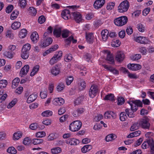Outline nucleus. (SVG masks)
Masks as SVG:
<instances>
[{
	"label": "nucleus",
	"mask_w": 154,
	"mask_h": 154,
	"mask_svg": "<svg viewBox=\"0 0 154 154\" xmlns=\"http://www.w3.org/2000/svg\"><path fill=\"white\" fill-rule=\"evenodd\" d=\"M29 14L32 16L36 15L37 13L36 10L33 7H30L28 9Z\"/></svg>",
	"instance_id": "37"
},
{
	"label": "nucleus",
	"mask_w": 154,
	"mask_h": 154,
	"mask_svg": "<svg viewBox=\"0 0 154 154\" xmlns=\"http://www.w3.org/2000/svg\"><path fill=\"white\" fill-rule=\"evenodd\" d=\"M121 42L119 40L117 39H114L112 43V45L114 47H118L120 45Z\"/></svg>",
	"instance_id": "39"
},
{
	"label": "nucleus",
	"mask_w": 154,
	"mask_h": 154,
	"mask_svg": "<svg viewBox=\"0 0 154 154\" xmlns=\"http://www.w3.org/2000/svg\"><path fill=\"white\" fill-rule=\"evenodd\" d=\"M71 14L74 19L77 23H79L82 20V16L80 13L77 11L72 12Z\"/></svg>",
	"instance_id": "7"
},
{
	"label": "nucleus",
	"mask_w": 154,
	"mask_h": 154,
	"mask_svg": "<svg viewBox=\"0 0 154 154\" xmlns=\"http://www.w3.org/2000/svg\"><path fill=\"white\" fill-rule=\"evenodd\" d=\"M20 81V79L18 78H16L13 80L12 82V85L13 88H15L17 87Z\"/></svg>",
	"instance_id": "35"
},
{
	"label": "nucleus",
	"mask_w": 154,
	"mask_h": 154,
	"mask_svg": "<svg viewBox=\"0 0 154 154\" xmlns=\"http://www.w3.org/2000/svg\"><path fill=\"white\" fill-rule=\"evenodd\" d=\"M39 66L38 65L35 66L33 68L32 71L30 73V75L31 76H34L38 71Z\"/></svg>",
	"instance_id": "31"
},
{
	"label": "nucleus",
	"mask_w": 154,
	"mask_h": 154,
	"mask_svg": "<svg viewBox=\"0 0 154 154\" xmlns=\"http://www.w3.org/2000/svg\"><path fill=\"white\" fill-rule=\"evenodd\" d=\"M86 87V84L83 80H82L79 84V88L80 90H83Z\"/></svg>",
	"instance_id": "52"
},
{
	"label": "nucleus",
	"mask_w": 154,
	"mask_h": 154,
	"mask_svg": "<svg viewBox=\"0 0 154 154\" xmlns=\"http://www.w3.org/2000/svg\"><path fill=\"white\" fill-rule=\"evenodd\" d=\"M52 114V112L49 110L45 111L43 112L42 113V116L45 117H48L51 116Z\"/></svg>",
	"instance_id": "56"
},
{
	"label": "nucleus",
	"mask_w": 154,
	"mask_h": 154,
	"mask_svg": "<svg viewBox=\"0 0 154 154\" xmlns=\"http://www.w3.org/2000/svg\"><path fill=\"white\" fill-rule=\"evenodd\" d=\"M82 123L79 121L72 122L69 126V130L75 132L79 131L81 128Z\"/></svg>",
	"instance_id": "4"
},
{
	"label": "nucleus",
	"mask_w": 154,
	"mask_h": 154,
	"mask_svg": "<svg viewBox=\"0 0 154 154\" xmlns=\"http://www.w3.org/2000/svg\"><path fill=\"white\" fill-rule=\"evenodd\" d=\"M149 145L150 148L151 154L154 153V141L152 138H150L149 141Z\"/></svg>",
	"instance_id": "25"
},
{
	"label": "nucleus",
	"mask_w": 154,
	"mask_h": 154,
	"mask_svg": "<svg viewBox=\"0 0 154 154\" xmlns=\"http://www.w3.org/2000/svg\"><path fill=\"white\" fill-rule=\"evenodd\" d=\"M29 128L32 130H35L38 128H39V127L37 123H35L31 124Z\"/></svg>",
	"instance_id": "62"
},
{
	"label": "nucleus",
	"mask_w": 154,
	"mask_h": 154,
	"mask_svg": "<svg viewBox=\"0 0 154 154\" xmlns=\"http://www.w3.org/2000/svg\"><path fill=\"white\" fill-rule=\"evenodd\" d=\"M31 48V45L30 44L27 43L24 45L22 48V50L24 51L29 52Z\"/></svg>",
	"instance_id": "40"
},
{
	"label": "nucleus",
	"mask_w": 154,
	"mask_h": 154,
	"mask_svg": "<svg viewBox=\"0 0 154 154\" xmlns=\"http://www.w3.org/2000/svg\"><path fill=\"white\" fill-rule=\"evenodd\" d=\"M84 112V109L82 108H79L73 110L72 112V115L75 117H78Z\"/></svg>",
	"instance_id": "14"
},
{
	"label": "nucleus",
	"mask_w": 154,
	"mask_h": 154,
	"mask_svg": "<svg viewBox=\"0 0 154 154\" xmlns=\"http://www.w3.org/2000/svg\"><path fill=\"white\" fill-rule=\"evenodd\" d=\"M86 38L87 42L90 44H92L94 42L95 39L94 34L91 33H86Z\"/></svg>",
	"instance_id": "8"
},
{
	"label": "nucleus",
	"mask_w": 154,
	"mask_h": 154,
	"mask_svg": "<svg viewBox=\"0 0 154 154\" xmlns=\"http://www.w3.org/2000/svg\"><path fill=\"white\" fill-rule=\"evenodd\" d=\"M29 66L28 65H25L21 69L20 75L21 76L23 75H26L29 71Z\"/></svg>",
	"instance_id": "17"
},
{
	"label": "nucleus",
	"mask_w": 154,
	"mask_h": 154,
	"mask_svg": "<svg viewBox=\"0 0 154 154\" xmlns=\"http://www.w3.org/2000/svg\"><path fill=\"white\" fill-rule=\"evenodd\" d=\"M104 116L105 118L106 119L110 118L111 117L115 118L116 116V114L111 111H107L106 112Z\"/></svg>",
	"instance_id": "20"
},
{
	"label": "nucleus",
	"mask_w": 154,
	"mask_h": 154,
	"mask_svg": "<svg viewBox=\"0 0 154 154\" xmlns=\"http://www.w3.org/2000/svg\"><path fill=\"white\" fill-rule=\"evenodd\" d=\"M140 126L144 129H149L150 127L149 119L146 116L143 117L139 121Z\"/></svg>",
	"instance_id": "2"
},
{
	"label": "nucleus",
	"mask_w": 154,
	"mask_h": 154,
	"mask_svg": "<svg viewBox=\"0 0 154 154\" xmlns=\"http://www.w3.org/2000/svg\"><path fill=\"white\" fill-rule=\"evenodd\" d=\"M19 5L21 8H24L26 5V0H19Z\"/></svg>",
	"instance_id": "50"
},
{
	"label": "nucleus",
	"mask_w": 154,
	"mask_h": 154,
	"mask_svg": "<svg viewBox=\"0 0 154 154\" xmlns=\"http://www.w3.org/2000/svg\"><path fill=\"white\" fill-rule=\"evenodd\" d=\"M7 152L12 154H15L17 152L16 150L13 147H11L8 148L7 149Z\"/></svg>",
	"instance_id": "57"
},
{
	"label": "nucleus",
	"mask_w": 154,
	"mask_h": 154,
	"mask_svg": "<svg viewBox=\"0 0 154 154\" xmlns=\"http://www.w3.org/2000/svg\"><path fill=\"white\" fill-rule=\"evenodd\" d=\"M118 104V105H122L125 102V99L124 98L120 97H119L117 99Z\"/></svg>",
	"instance_id": "63"
},
{
	"label": "nucleus",
	"mask_w": 154,
	"mask_h": 154,
	"mask_svg": "<svg viewBox=\"0 0 154 154\" xmlns=\"http://www.w3.org/2000/svg\"><path fill=\"white\" fill-rule=\"evenodd\" d=\"M139 51L143 55H145L147 52V49L145 47H140L139 48Z\"/></svg>",
	"instance_id": "47"
},
{
	"label": "nucleus",
	"mask_w": 154,
	"mask_h": 154,
	"mask_svg": "<svg viewBox=\"0 0 154 154\" xmlns=\"http://www.w3.org/2000/svg\"><path fill=\"white\" fill-rule=\"evenodd\" d=\"M102 66L105 69L112 72L114 74L118 75L119 74V71L116 69H115L112 67L105 64L102 65Z\"/></svg>",
	"instance_id": "16"
},
{
	"label": "nucleus",
	"mask_w": 154,
	"mask_h": 154,
	"mask_svg": "<svg viewBox=\"0 0 154 154\" xmlns=\"http://www.w3.org/2000/svg\"><path fill=\"white\" fill-rule=\"evenodd\" d=\"M6 36L10 39H13L14 37V35L11 31H8L6 33Z\"/></svg>",
	"instance_id": "58"
},
{
	"label": "nucleus",
	"mask_w": 154,
	"mask_h": 154,
	"mask_svg": "<svg viewBox=\"0 0 154 154\" xmlns=\"http://www.w3.org/2000/svg\"><path fill=\"white\" fill-rule=\"evenodd\" d=\"M14 52L10 51H4L3 55L9 59H11L13 58L14 56Z\"/></svg>",
	"instance_id": "21"
},
{
	"label": "nucleus",
	"mask_w": 154,
	"mask_h": 154,
	"mask_svg": "<svg viewBox=\"0 0 154 154\" xmlns=\"http://www.w3.org/2000/svg\"><path fill=\"white\" fill-rule=\"evenodd\" d=\"M69 32L67 30L64 29L62 32V36L63 38H66L69 35Z\"/></svg>",
	"instance_id": "59"
},
{
	"label": "nucleus",
	"mask_w": 154,
	"mask_h": 154,
	"mask_svg": "<svg viewBox=\"0 0 154 154\" xmlns=\"http://www.w3.org/2000/svg\"><path fill=\"white\" fill-rule=\"evenodd\" d=\"M98 91V89L97 86L95 85H92L89 91V96L92 98L96 96Z\"/></svg>",
	"instance_id": "6"
},
{
	"label": "nucleus",
	"mask_w": 154,
	"mask_h": 154,
	"mask_svg": "<svg viewBox=\"0 0 154 154\" xmlns=\"http://www.w3.org/2000/svg\"><path fill=\"white\" fill-rule=\"evenodd\" d=\"M105 0H96L94 4V7L96 9L101 8L104 4Z\"/></svg>",
	"instance_id": "10"
},
{
	"label": "nucleus",
	"mask_w": 154,
	"mask_h": 154,
	"mask_svg": "<svg viewBox=\"0 0 154 154\" xmlns=\"http://www.w3.org/2000/svg\"><path fill=\"white\" fill-rule=\"evenodd\" d=\"M27 33L26 30L24 29H22L19 33V36L20 38H23L26 36Z\"/></svg>",
	"instance_id": "33"
},
{
	"label": "nucleus",
	"mask_w": 154,
	"mask_h": 154,
	"mask_svg": "<svg viewBox=\"0 0 154 154\" xmlns=\"http://www.w3.org/2000/svg\"><path fill=\"white\" fill-rule=\"evenodd\" d=\"M73 77L72 76H69L67 77L66 83L67 85H69L73 80Z\"/></svg>",
	"instance_id": "55"
},
{
	"label": "nucleus",
	"mask_w": 154,
	"mask_h": 154,
	"mask_svg": "<svg viewBox=\"0 0 154 154\" xmlns=\"http://www.w3.org/2000/svg\"><path fill=\"white\" fill-rule=\"evenodd\" d=\"M137 28L138 30L141 32H144L145 29L144 26L141 23L138 24L137 25Z\"/></svg>",
	"instance_id": "64"
},
{
	"label": "nucleus",
	"mask_w": 154,
	"mask_h": 154,
	"mask_svg": "<svg viewBox=\"0 0 154 154\" xmlns=\"http://www.w3.org/2000/svg\"><path fill=\"white\" fill-rule=\"evenodd\" d=\"M71 41H72L73 43H76L77 42L76 40L74 39L72 35H71L68 38L65 40L66 43L68 45H69L71 43Z\"/></svg>",
	"instance_id": "29"
},
{
	"label": "nucleus",
	"mask_w": 154,
	"mask_h": 154,
	"mask_svg": "<svg viewBox=\"0 0 154 154\" xmlns=\"http://www.w3.org/2000/svg\"><path fill=\"white\" fill-rule=\"evenodd\" d=\"M128 103L131 106V109H132L133 112H136L138 109L137 106L136 104L134 103L133 101H130L129 102H128Z\"/></svg>",
	"instance_id": "32"
},
{
	"label": "nucleus",
	"mask_w": 154,
	"mask_h": 154,
	"mask_svg": "<svg viewBox=\"0 0 154 154\" xmlns=\"http://www.w3.org/2000/svg\"><path fill=\"white\" fill-rule=\"evenodd\" d=\"M69 10L65 9L63 11L61 12V15L62 17L65 20H68L71 18V11L72 9L76 8V6L75 5L69 6H68Z\"/></svg>",
	"instance_id": "1"
},
{
	"label": "nucleus",
	"mask_w": 154,
	"mask_h": 154,
	"mask_svg": "<svg viewBox=\"0 0 154 154\" xmlns=\"http://www.w3.org/2000/svg\"><path fill=\"white\" fill-rule=\"evenodd\" d=\"M37 97V95L35 93L31 94L28 97L27 100V102L28 103H30L34 101Z\"/></svg>",
	"instance_id": "22"
},
{
	"label": "nucleus",
	"mask_w": 154,
	"mask_h": 154,
	"mask_svg": "<svg viewBox=\"0 0 154 154\" xmlns=\"http://www.w3.org/2000/svg\"><path fill=\"white\" fill-rule=\"evenodd\" d=\"M8 84V82L6 80H2L0 81V88H3L6 87Z\"/></svg>",
	"instance_id": "53"
},
{
	"label": "nucleus",
	"mask_w": 154,
	"mask_h": 154,
	"mask_svg": "<svg viewBox=\"0 0 154 154\" xmlns=\"http://www.w3.org/2000/svg\"><path fill=\"white\" fill-rule=\"evenodd\" d=\"M62 52L60 51L58 53H56L54 56L58 60H60L62 56Z\"/></svg>",
	"instance_id": "60"
},
{
	"label": "nucleus",
	"mask_w": 154,
	"mask_h": 154,
	"mask_svg": "<svg viewBox=\"0 0 154 154\" xmlns=\"http://www.w3.org/2000/svg\"><path fill=\"white\" fill-rule=\"evenodd\" d=\"M92 148V146L91 145H85L81 149L82 152L85 153L89 151Z\"/></svg>",
	"instance_id": "27"
},
{
	"label": "nucleus",
	"mask_w": 154,
	"mask_h": 154,
	"mask_svg": "<svg viewBox=\"0 0 154 154\" xmlns=\"http://www.w3.org/2000/svg\"><path fill=\"white\" fill-rule=\"evenodd\" d=\"M53 40L51 38H48L46 40H44L43 42H42L41 46L42 47H46L52 43Z\"/></svg>",
	"instance_id": "15"
},
{
	"label": "nucleus",
	"mask_w": 154,
	"mask_h": 154,
	"mask_svg": "<svg viewBox=\"0 0 154 154\" xmlns=\"http://www.w3.org/2000/svg\"><path fill=\"white\" fill-rule=\"evenodd\" d=\"M17 101V99L16 98L14 99L11 102L9 103L8 105V108H10L13 107L16 104Z\"/></svg>",
	"instance_id": "61"
},
{
	"label": "nucleus",
	"mask_w": 154,
	"mask_h": 154,
	"mask_svg": "<svg viewBox=\"0 0 154 154\" xmlns=\"http://www.w3.org/2000/svg\"><path fill=\"white\" fill-rule=\"evenodd\" d=\"M84 98V96H81L75 100L74 103L76 105H78L81 103L83 101Z\"/></svg>",
	"instance_id": "54"
},
{
	"label": "nucleus",
	"mask_w": 154,
	"mask_h": 154,
	"mask_svg": "<svg viewBox=\"0 0 154 154\" xmlns=\"http://www.w3.org/2000/svg\"><path fill=\"white\" fill-rule=\"evenodd\" d=\"M61 32V29L59 28L58 29H56L54 30L53 32L54 35L57 37H59L60 36Z\"/></svg>",
	"instance_id": "36"
},
{
	"label": "nucleus",
	"mask_w": 154,
	"mask_h": 154,
	"mask_svg": "<svg viewBox=\"0 0 154 154\" xmlns=\"http://www.w3.org/2000/svg\"><path fill=\"white\" fill-rule=\"evenodd\" d=\"M109 32L107 29L103 30L101 32L102 39L104 41H106L108 37Z\"/></svg>",
	"instance_id": "24"
},
{
	"label": "nucleus",
	"mask_w": 154,
	"mask_h": 154,
	"mask_svg": "<svg viewBox=\"0 0 154 154\" xmlns=\"http://www.w3.org/2000/svg\"><path fill=\"white\" fill-rule=\"evenodd\" d=\"M21 56V57L23 59H26L29 56V52L24 51L22 50Z\"/></svg>",
	"instance_id": "44"
},
{
	"label": "nucleus",
	"mask_w": 154,
	"mask_h": 154,
	"mask_svg": "<svg viewBox=\"0 0 154 154\" xmlns=\"http://www.w3.org/2000/svg\"><path fill=\"white\" fill-rule=\"evenodd\" d=\"M125 112L129 117L133 118L134 116L135 115L134 113L135 112H133L132 109L127 108L125 110Z\"/></svg>",
	"instance_id": "30"
},
{
	"label": "nucleus",
	"mask_w": 154,
	"mask_h": 154,
	"mask_svg": "<svg viewBox=\"0 0 154 154\" xmlns=\"http://www.w3.org/2000/svg\"><path fill=\"white\" fill-rule=\"evenodd\" d=\"M58 48V46L57 45H55L54 46H52L51 48L47 50L43 54L44 56H45L47 54L50 53L53 51H56Z\"/></svg>",
	"instance_id": "23"
},
{
	"label": "nucleus",
	"mask_w": 154,
	"mask_h": 154,
	"mask_svg": "<svg viewBox=\"0 0 154 154\" xmlns=\"http://www.w3.org/2000/svg\"><path fill=\"white\" fill-rule=\"evenodd\" d=\"M127 66L129 69L133 71L137 70L141 68V66L137 64H129Z\"/></svg>",
	"instance_id": "13"
},
{
	"label": "nucleus",
	"mask_w": 154,
	"mask_h": 154,
	"mask_svg": "<svg viewBox=\"0 0 154 154\" xmlns=\"http://www.w3.org/2000/svg\"><path fill=\"white\" fill-rule=\"evenodd\" d=\"M31 39L33 43H36L39 39V36L38 33L36 32H32L31 36Z\"/></svg>",
	"instance_id": "19"
},
{
	"label": "nucleus",
	"mask_w": 154,
	"mask_h": 154,
	"mask_svg": "<svg viewBox=\"0 0 154 154\" xmlns=\"http://www.w3.org/2000/svg\"><path fill=\"white\" fill-rule=\"evenodd\" d=\"M116 137V135L111 134L108 135L106 137V140L107 142L111 141L112 140L115 139Z\"/></svg>",
	"instance_id": "34"
},
{
	"label": "nucleus",
	"mask_w": 154,
	"mask_h": 154,
	"mask_svg": "<svg viewBox=\"0 0 154 154\" xmlns=\"http://www.w3.org/2000/svg\"><path fill=\"white\" fill-rule=\"evenodd\" d=\"M67 143L70 145H76L79 143V141L74 138L69 139L67 141Z\"/></svg>",
	"instance_id": "28"
},
{
	"label": "nucleus",
	"mask_w": 154,
	"mask_h": 154,
	"mask_svg": "<svg viewBox=\"0 0 154 154\" xmlns=\"http://www.w3.org/2000/svg\"><path fill=\"white\" fill-rule=\"evenodd\" d=\"M135 41L141 44H146L148 42V41L146 37L143 36H140L135 38Z\"/></svg>",
	"instance_id": "11"
},
{
	"label": "nucleus",
	"mask_w": 154,
	"mask_h": 154,
	"mask_svg": "<svg viewBox=\"0 0 154 154\" xmlns=\"http://www.w3.org/2000/svg\"><path fill=\"white\" fill-rule=\"evenodd\" d=\"M22 135V133L20 132L15 133L13 135V138L15 140H17L20 138Z\"/></svg>",
	"instance_id": "43"
},
{
	"label": "nucleus",
	"mask_w": 154,
	"mask_h": 154,
	"mask_svg": "<svg viewBox=\"0 0 154 154\" xmlns=\"http://www.w3.org/2000/svg\"><path fill=\"white\" fill-rule=\"evenodd\" d=\"M114 96L113 94H110L106 95L104 98V99L105 100H109L112 101L114 100Z\"/></svg>",
	"instance_id": "46"
},
{
	"label": "nucleus",
	"mask_w": 154,
	"mask_h": 154,
	"mask_svg": "<svg viewBox=\"0 0 154 154\" xmlns=\"http://www.w3.org/2000/svg\"><path fill=\"white\" fill-rule=\"evenodd\" d=\"M129 7L128 2L127 1L125 0L121 3L119 6L118 9L119 12L123 13L127 11Z\"/></svg>",
	"instance_id": "5"
},
{
	"label": "nucleus",
	"mask_w": 154,
	"mask_h": 154,
	"mask_svg": "<svg viewBox=\"0 0 154 154\" xmlns=\"http://www.w3.org/2000/svg\"><path fill=\"white\" fill-rule=\"evenodd\" d=\"M19 14V12L17 11H14L11 14V19L12 20H14L16 19L17 18Z\"/></svg>",
	"instance_id": "45"
},
{
	"label": "nucleus",
	"mask_w": 154,
	"mask_h": 154,
	"mask_svg": "<svg viewBox=\"0 0 154 154\" xmlns=\"http://www.w3.org/2000/svg\"><path fill=\"white\" fill-rule=\"evenodd\" d=\"M65 86L63 83H60L57 86V90L58 92H61L64 89Z\"/></svg>",
	"instance_id": "42"
},
{
	"label": "nucleus",
	"mask_w": 154,
	"mask_h": 154,
	"mask_svg": "<svg viewBox=\"0 0 154 154\" xmlns=\"http://www.w3.org/2000/svg\"><path fill=\"white\" fill-rule=\"evenodd\" d=\"M32 142L34 145H38L43 142V140L41 139H34L32 140Z\"/></svg>",
	"instance_id": "51"
},
{
	"label": "nucleus",
	"mask_w": 154,
	"mask_h": 154,
	"mask_svg": "<svg viewBox=\"0 0 154 154\" xmlns=\"http://www.w3.org/2000/svg\"><path fill=\"white\" fill-rule=\"evenodd\" d=\"M53 104L55 106H61L64 103V100L62 98H56L52 101Z\"/></svg>",
	"instance_id": "12"
},
{
	"label": "nucleus",
	"mask_w": 154,
	"mask_h": 154,
	"mask_svg": "<svg viewBox=\"0 0 154 154\" xmlns=\"http://www.w3.org/2000/svg\"><path fill=\"white\" fill-rule=\"evenodd\" d=\"M128 19L125 16H121L115 19L114 20V24L118 26H122L127 22Z\"/></svg>",
	"instance_id": "3"
},
{
	"label": "nucleus",
	"mask_w": 154,
	"mask_h": 154,
	"mask_svg": "<svg viewBox=\"0 0 154 154\" xmlns=\"http://www.w3.org/2000/svg\"><path fill=\"white\" fill-rule=\"evenodd\" d=\"M140 126L139 123L137 122L134 123L131 126L130 130L131 131L137 130L139 128Z\"/></svg>",
	"instance_id": "49"
},
{
	"label": "nucleus",
	"mask_w": 154,
	"mask_h": 154,
	"mask_svg": "<svg viewBox=\"0 0 154 154\" xmlns=\"http://www.w3.org/2000/svg\"><path fill=\"white\" fill-rule=\"evenodd\" d=\"M20 23L18 21L14 22L11 25L12 29L14 30L17 29H18L20 26Z\"/></svg>",
	"instance_id": "38"
},
{
	"label": "nucleus",
	"mask_w": 154,
	"mask_h": 154,
	"mask_svg": "<svg viewBox=\"0 0 154 154\" xmlns=\"http://www.w3.org/2000/svg\"><path fill=\"white\" fill-rule=\"evenodd\" d=\"M60 66L56 65L54 67H53L51 70V73L54 75H57L59 74L60 72Z\"/></svg>",
	"instance_id": "18"
},
{
	"label": "nucleus",
	"mask_w": 154,
	"mask_h": 154,
	"mask_svg": "<svg viewBox=\"0 0 154 154\" xmlns=\"http://www.w3.org/2000/svg\"><path fill=\"white\" fill-rule=\"evenodd\" d=\"M125 58L124 53L121 51H118L116 53L115 60L119 62L122 61Z\"/></svg>",
	"instance_id": "9"
},
{
	"label": "nucleus",
	"mask_w": 154,
	"mask_h": 154,
	"mask_svg": "<svg viewBox=\"0 0 154 154\" xmlns=\"http://www.w3.org/2000/svg\"><path fill=\"white\" fill-rule=\"evenodd\" d=\"M126 112H122L120 114V119L122 121H124L127 119Z\"/></svg>",
	"instance_id": "48"
},
{
	"label": "nucleus",
	"mask_w": 154,
	"mask_h": 154,
	"mask_svg": "<svg viewBox=\"0 0 154 154\" xmlns=\"http://www.w3.org/2000/svg\"><path fill=\"white\" fill-rule=\"evenodd\" d=\"M61 151V149L59 147H56L51 149V152L53 154L59 153Z\"/></svg>",
	"instance_id": "41"
},
{
	"label": "nucleus",
	"mask_w": 154,
	"mask_h": 154,
	"mask_svg": "<svg viewBox=\"0 0 154 154\" xmlns=\"http://www.w3.org/2000/svg\"><path fill=\"white\" fill-rule=\"evenodd\" d=\"M106 60L109 61L108 63L109 64H113L115 63L114 57L112 55L110 54L109 52L107 54Z\"/></svg>",
	"instance_id": "26"
}]
</instances>
